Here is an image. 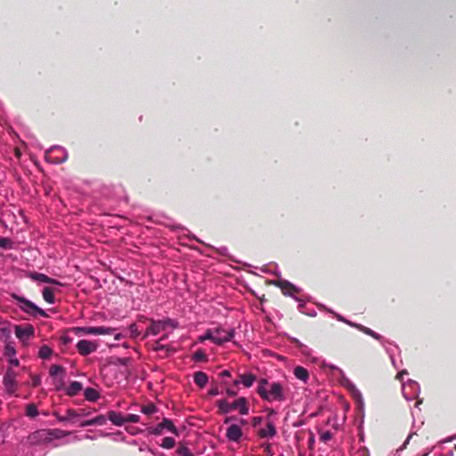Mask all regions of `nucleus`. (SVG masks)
<instances>
[{"label":"nucleus","mask_w":456,"mask_h":456,"mask_svg":"<svg viewBox=\"0 0 456 456\" xmlns=\"http://www.w3.org/2000/svg\"><path fill=\"white\" fill-rule=\"evenodd\" d=\"M288 388L281 382H269L260 379L256 387L258 395L266 402H284L287 399Z\"/></svg>","instance_id":"nucleus-1"},{"label":"nucleus","mask_w":456,"mask_h":456,"mask_svg":"<svg viewBox=\"0 0 456 456\" xmlns=\"http://www.w3.org/2000/svg\"><path fill=\"white\" fill-rule=\"evenodd\" d=\"M218 407V412L221 414L229 413L232 411L238 410L241 415H247L248 413V400L245 397H240L232 403L225 399L216 401Z\"/></svg>","instance_id":"nucleus-2"},{"label":"nucleus","mask_w":456,"mask_h":456,"mask_svg":"<svg viewBox=\"0 0 456 456\" xmlns=\"http://www.w3.org/2000/svg\"><path fill=\"white\" fill-rule=\"evenodd\" d=\"M12 297L16 300L20 309L23 311L24 313L33 316L37 317V315L48 318L49 315L46 314V312L40 307H38L37 305H35L30 300L25 298L24 297L19 296L15 293H12Z\"/></svg>","instance_id":"nucleus-3"},{"label":"nucleus","mask_w":456,"mask_h":456,"mask_svg":"<svg viewBox=\"0 0 456 456\" xmlns=\"http://www.w3.org/2000/svg\"><path fill=\"white\" fill-rule=\"evenodd\" d=\"M16 377L17 374L12 368H8L4 375L3 385L5 392L10 395H14L17 391L18 382Z\"/></svg>","instance_id":"nucleus-4"},{"label":"nucleus","mask_w":456,"mask_h":456,"mask_svg":"<svg viewBox=\"0 0 456 456\" xmlns=\"http://www.w3.org/2000/svg\"><path fill=\"white\" fill-rule=\"evenodd\" d=\"M98 346H99V344L97 341L87 340V339H81L76 345V348H77L78 354L82 356H86V355H89L90 354L95 352L97 350Z\"/></svg>","instance_id":"nucleus-5"},{"label":"nucleus","mask_w":456,"mask_h":456,"mask_svg":"<svg viewBox=\"0 0 456 456\" xmlns=\"http://www.w3.org/2000/svg\"><path fill=\"white\" fill-rule=\"evenodd\" d=\"M214 330V343L216 345H223L225 342L231 341L234 337V330L231 329L229 330H224V328L218 327Z\"/></svg>","instance_id":"nucleus-6"},{"label":"nucleus","mask_w":456,"mask_h":456,"mask_svg":"<svg viewBox=\"0 0 456 456\" xmlns=\"http://www.w3.org/2000/svg\"><path fill=\"white\" fill-rule=\"evenodd\" d=\"M28 442L31 445L50 443L48 429H39L32 432L28 436Z\"/></svg>","instance_id":"nucleus-7"},{"label":"nucleus","mask_w":456,"mask_h":456,"mask_svg":"<svg viewBox=\"0 0 456 456\" xmlns=\"http://www.w3.org/2000/svg\"><path fill=\"white\" fill-rule=\"evenodd\" d=\"M164 429H167L169 432L177 435V429L175 427L174 423L172 422L171 419L167 418H164L162 422L158 424L156 427L150 428L149 433L155 436H159L163 433Z\"/></svg>","instance_id":"nucleus-8"},{"label":"nucleus","mask_w":456,"mask_h":456,"mask_svg":"<svg viewBox=\"0 0 456 456\" xmlns=\"http://www.w3.org/2000/svg\"><path fill=\"white\" fill-rule=\"evenodd\" d=\"M282 294L289 297H296L300 292V289L286 280H281L276 282Z\"/></svg>","instance_id":"nucleus-9"},{"label":"nucleus","mask_w":456,"mask_h":456,"mask_svg":"<svg viewBox=\"0 0 456 456\" xmlns=\"http://www.w3.org/2000/svg\"><path fill=\"white\" fill-rule=\"evenodd\" d=\"M35 329L31 324L15 326V336L20 340H28L34 336Z\"/></svg>","instance_id":"nucleus-10"},{"label":"nucleus","mask_w":456,"mask_h":456,"mask_svg":"<svg viewBox=\"0 0 456 456\" xmlns=\"http://www.w3.org/2000/svg\"><path fill=\"white\" fill-rule=\"evenodd\" d=\"M28 277L35 281L44 282V283H49V284H55L60 285V281L57 280H54L51 277H48L47 275L40 273L36 272H29L28 273Z\"/></svg>","instance_id":"nucleus-11"},{"label":"nucleus","mask_w":456,"mask_h":456,"mask_svg":"<svg viewBox=\"0 0 456 456\" xmlns=\"http://www.w3.org/2000/svg\"><path fill=\"white\" fill-rule=\"evenodd\" d=\"M165 330L164 324L161 322V320L155 321L151 319L150 320V325L146 329L144 337H147L149 335L156 336L160 331Z\"/></svg>","instance_id":"nucleus-12"},{"label":"nucleus","mask_w":456,"mask_h":456,"mask_svg":"<svg viewBox=\"0 0 456 456\" xmlns=\"http://www.w3.org/2000/svg\"><path fill=\"white\" fill-rule=\"evenodd\" d=\"M242 436V430L237 424L231 425L226 430V437L229 441L238 442Z\"/></svg>","instance_id":"nucleus-13"},{"label":"nucleus","mask_w":456,"mask_h":456,"mask_svg":"<svg viewBox=\"0 0 456 456\" xmlns=\"http://www.w3.org/2000/svg\"><path fill=\"white\" fill-rule=\"evenodd\" d=\"M276 434V428L272 422H268L265 428L258 430V436L261 438H272L275 436Z\"/></svg>","instance_id":"nucleus-14"},{"label":"nucleus","mask_w":456,"mask_h":456,"mask_svg":"<svg viewBox=\"0 0 456 456\" xmlns=\"http://www.w3.org/2000/svg\"><path fill=\"white\" fill-rule=\"evenodd\" d=\"M108 419L115 426H123L126 423L125 415L115 411H108Z\"/></svg>","instance_id":"nucleus-15"},{"label":"nucleus","mask_w":456,"mask_h":456,"mask_svg":"<svg viewBox=\"0 0 456 456\" xmlns=\"http://www.w3.org/2000/svg\"><path fill=\"white\" fill-rule=\"evenodd\" d=\"M346 324H348L349 326L356 328L360 331L363 332L366 335H369V336L372 337L375 339L379 340L381 338L380 335H379L378 333H376L375 331H373L370 328L365 327V326H363L362 324L354 323L352 322H346Z\"/></svg>","instance_id":"nucleus-16"},{"label":"nucleus","mask_w":456,"mask_h":456,"mask_svg":"<svg viewBox=\"0 0 456 456\" xmlns=\"http://www.w3.org/2000/svg\"><path fill=\"white\" fill-rule=\"evenodd\" d=\"M70 331L73 332L77 336H83V335H95L96 336V327H73L70 329Z\"/></svg>","instance_id":"nucleus-17"},{"label":"nucleus","mask_w":456,"mask_h":456,"mask_svg":"<svg viewBox=\"0 0 456 456\" xmlns=\"http://www.w3.org/2000/svg\"><path fill=\"white\" fill-rule=\"evenodd\" d=\"M107 423V418L103 415H99L92 419L86 420L81 423V427H87V426H103Z\"/></svg>","instance_id":"nucleus-18"},{"label":"nucleus","mask_w":456,"mask_h":456,"mask_svg":"<svg viewBox=\"0 0 456 456\" xmlns=\"http://www.w3.org/2000/svg\"><path fill=\"white\" fill-rule=\"evenodd\" d=\"M193 380L197 386H199L200 388H203L208 383V377L203 371H196L193 374Z\"/></svg>","instance_id":"nucleus-19"},{"label":"nucleus","mask_w":456,"mask_h":456,"mask_svg":"<svg viewBox=\"0 0 456 456\" xmlns=\"http://www.w3.org/2000/svg\"><path fill=\"white\" fill-rule=\"evenodd\" d=\"M239 378L240 379V383H242L245 387H250L256 380V375L250 372L240 374Z\"/></svg>","instance_id":"nucleus-20"},{"label":"nucleus","mask_w":456,"mask_h":456,"mask_svg":"<svg viewBox=\"0 0 456 456\" xmlns=\"http://www.w3.org/2000/svg\"><path fill=\"white\" fill-rule=\"evenodd\" d=\"M83 387L82 384L78 381H72L69 386L66 389V394L69 396H75L77 395L81 390Z\"/></svg>","instance_id":"nucleus-21"},{"label":"nucleus","mask_w":456,"mask_h":456,"mask_svg":"<svg viewBox=\"0 0 456 456\" xmlns=\"http://www.w3.org/2000/svg\"><path fill=\"white\" fill-rule=\"evenodd\" d=\"M48 432L50 436V442H52L53 439H60L68 436L71 434L70 431H65L59 428L48 429Z\"/></svg>","instance_id":"nucleus-22"},{"label":"nucleus","mask_w":456,"mask_h":456,"mask_svg":"<svg viewBox=\"0 0 456 456\" xmlns=\"http://www.w3.org/2000/svg\"><path fill=\"white\" fill-rule=\"evenodd\" d=\"M42 296L45 301H46L49 304L55 303V296H54V290L53 288L50 287H45L42 291Z\"/></svg>","instance_id":"nucleus-23"},{"label":"nucleus","mask_w":456,"mask_h":456,"mask_svg":"<svg viewBox=\"0 0 456 456\" xmlns=\"http://www.w3.org/2000/svg\"><path fill=\"white\" fill-rule=\"evenodd\" d=\"M294 375L296 376L297 379L302 381H306L307 379L309 378V373L307 370L302 366H297L294 369Z\"/></svg>","instance_id":"nucleus-24"},{"label":"nucleus","mask_w":456,"mask_h":456,"mask_svg":"<svg viewBox=\"0 0 456 456\" xmlns=\"http://www.w3.org/2000/svg\"><path fill=\"white\" fill-rule=\"evenodd\" d=\"M85 398L90 402H95L99 397V393L92 387H87L84 393Z\"/></svg>","instance_id":"nucleus-25"},{"label":"nucleus","mask_w":456,"mask_h":456,"mask_svg":"<svg viewBox=\"0 0 456 456\" xmlns=\"http://www.w3.org/2000/svg\"><path fill=\"white\" fill-rule=\"evenodd\" d=\"M79 416V414L74 409H68L66 411V414L63 416L57 415V419L61 422L70 420L76 417Z\"/></svg>","instance_id":"nucleus-26"},{"label":"nucleus","mask_w":456,"mask_h":456,"mask_svg":"<svg viewBox=\"0 0 456 456\" xmlns=\"http://www.w3.org/2000/svg\"><path fill=\"white\" fill-rule=\"evenodd\" d=\"M53 354V350L51 347H49L48 346L46 345H44L40 347L39 351H38V356L41 358V359H44V360H46L48 358H50V356Z\"/></svg>","instance_id":"nucleus-27"},{"label":"nucleus","mask_w":456,"mask_h":456,"mask_svg":"<svg viewBox=\"0 0 456 456\" xmlns=\"http://www.w3.org/2000/svg\"><path fill=\"white\" fill-rule=\"evenodd\" d=\"M49 373L52 377H56L58 375H61L63 377L65 374V368L61 365L53 364L51 366Z\"/></svg>","instance_id":"nucleus-28"},{"label":"nucleus","mask_w":456,"mask_h":456,"mask_svg":"<svg viewBox=\"0 0 456 456\" xmlns=\"http://www.w3.org/2000/svg\"><path fill=\"white\" fill-rule=\"evenodd\" d=\"M116 329L110 327L99 326L96 327V335H112Z\"/></svg>","instance_id":"nucleus-29"},{"label":"nucleus","mask_w":456,"mask_h":456,"mask_svg":"<svg viewBox=\"0 0 456 456\" xmlns=\"http://www.w3.org/2000/svg\"><path fill=\"white\" fill-rule=\"evenodd\" d=\"M0 248L11 249L13 248V241L7 237H0Z\"/></svg>","instance_id":"nucleus-30"},{"label":"nucleus","mask_w":456,"mask_h":456,"mask_svg":"<svg viewBox=\"0 0 456 456\" xmlns=\"http://www.w3.org/2000/svg\"><path fill=\"white\" fill-rule=\"evenodd\" d=\"M26 415L29 418H35L36 416H37V407L34 403L28 404L26 408Z\"/></svg>","instance_id":"nucleus-31"},{"label":"nucleus","mask_w":456,"mask_h":456,"mask_svg":"<svg viewBox=\"0 0 456 456\" xmlns=\"http://www.w3.org/2000/svg\"><path fill=\"white\" fill-rule=\"evenodd\" d=\"M141 411L146 415H151L157 411V407L153 403L143 405Z\"/></svg>","instance_id":"nucleus-32"},{"label":"nucleus","mask_w":456,"mask_h":456,"mask_svg":"<svg viewBox=\"0 0 456 456\" xmlns=\"http://www.w3.org/2000/svg\"><path fill=\"white\" fill-rule=\"evenodd\" d=\"M175 442L173 437L167 436L162 439L161 446L163 448L171 449L175 446Z\"/></svg>","instance_id":"nucleus-33"},{"label":"nucleus","mask_w":456,"mask_h":456,"mask_svg":"<svg viewBox=\"0 0 456 456\" xmlns=\"http://www.w3.org/2000/svg\"><path fill=\"white\" fill-rule=\"evenodd\" d=\"M176 453L179 456H194L191 450L185 445H180L176 450Z\"/></svg>","instance_id":"nucleus-34"},{"label":"nucleus","mask_w":456,"mask_h":456,"mask_svg":"<svg viewBox=\"0 0 456 456\" xmlns=\"http://www.w3.org/2000/svg\"><path fill=\"white\" fill-rule=\"evenodd\" d=\"M192 359L198 362L207 361L208 356L205 352L201 349H198L192 356Z\"/></svg>","instance_id":"nucleus-35"},{"label":"nucleus","mask_w":456,"mask_h":456,"mask_svg":"<svg viewBox=\"0 0 456 456\" xmlns=\"http://www.w3.org/2000/svg\"><path fill=\"white\" fill-rule=\"evenodd\" d=\"M126 423L131 422V423H137L140 421V416L136 414H126L125 415Z\"/></svg>","instance_id":"nucleus-36"},{"label":"nucleus","mask_w":456,"mask_h":456,"mask_svg":"<svg viewBox=\"0 0 456 456\" xmlns=\"http://www.w3.org/2000/svg\"><path fill=\"white\" fill-rule=\"evenodd\" d=\"M161 322L164 324V328L165 330L167 328V327H172V328H176L177 327V322L172 319H169V318H167L165 320H161Z\"/></svg>","instance_id":"nucleus-37"},{"label":"nucleus","mask_w":456,"mask_h":456,"mask_svg":"<svg viewBox=\"0 0 456 456\" xmlns=\"http://www.w3.org/2000/svg\"><path fill=\"white\" fill-rule=\"evenodd\" d=\"M333 435L330 431H325V432H322L320 436V440L322 442H328L330 441L331 438H332Z\"/></svg>","instance_id":"nucleus-38"},{"label":"nucleus","mask_w":456,"mask_h":456,"mask_svg":"<svg viewBox=\"0 0 456 456\" xmlns=\"http://www.w3.org/2000/svg\"><path fill=\"white\" fill-rule=\"evenodd\" d=\"M262 420H263V418L260 416L254 417L252 419V426L255 428L257 427L258 425L261 424Z\"/></svg>","instance_id":"nucleus-39"},{"label":"nucleus","mask_w":456,"mask_h":456,"mask_svg":"<svg viewBox=\"0 0 456 456\" xmlns=\"http://www.w3.org/2000/svg\"><path fill=\"white\" fill-rule=\"evenodd\" d=\"M204 338L214 342V330H208Z\"/></svg>","instance_id":"nucleus-40"},{"label":"nucleus","mask_w":456,"mask_h":456,"mask_svg":"<svg viewBox=\"0 0 456 456\" xmlns=\"http://www.w3.org/2000/svg\"><path fill=\"white\" fill-rule=\"evenodd\" d=\"M15 353H16V352H15V349H14L12 346H7L5 347V354H6L7 355H10V356H11V355H14V354H15Z\"/></svg>","instance_id":"nucleus-41"},{"label":"nucleus","mask_w":456,"mask_h":456,"mask_svg":"<svg viewBox=\"0 0 456 456\" xmlns=\"http://www.w3.org/2000/svg\"><path fill=\"white\" fill-rule=\"evenodd\" d=\"M40 384V378L37 376H32V387H37Z\"/></svg>","instance_id":"nucleus-42"},{"label":"nucleus","mask_w":456,"mask_h":456,"mask_svg":"<svg viewBox=\"0 0 456 456\" xmlns=\"http://www.w3.org/2000/svg\"><path fill=\"white\" fill-rule=\"evenodd\" d=\"M226 394L229 396L233 397V396L237 395V391H235V390H233L232 388H227L226 389Z\"/></svg>","instance_id":"nucleus-43"},{"label":"nucleus","mask_w":456,"mask_h":456,"mask_svg":"<svg viewBox=\"0 0 456 456\" xmlns=\"http://www.w3.org/2000/svg\"><path fill=\"white\" fill-rule=\"evenodd\" d=\"M208 394H209L210 395H213V396H214V395H217L219 394V390H218V388H217V387H212V388L209 390Z\"/></svg>","instance_id":"nucleus-44"},{"label":"nucleus","mask_w":456,"mask_h":456,"mask_svg":"<svg viewBox=\"0 0 456 456\" xmlns=\"http://www.w3.org/2000/svg\"><path fill=\"white\" fill-rule=\"evenodd\" d=\"M118 362L121 365H126V363L129 362V358H118Z\"/></svg>","instance_id":"nucleus-45"},{"label":"nucleus","mask_w":456,"mask_h":456,"mask_svg":"<svg viewBox=\"0 0 456 456\" xmlns=\"http://www.w3.org/2000/svg\"><path fill=\"white\" fill-rule=\"evenodd\" d=\"M9 362L12 365V366H19L20 364V362L17 358H13V359H10Z\"/></svg>","instance_id":"nucleus-46"},{"label":"nucleus","mask_w":456,"mask_h":456,"mask_svg":"<svg viewBox=\"0 0 456 456\" xmlns=\"http://www.w3.org/2000/svg\"><path fill=\"white\" fill-rule=\"evenodd\" d=\"M221 377H230L231 376V373L229 370H224L223 371L220 372L219 374Z\"/></svg>","instance_id":"nucleus-47"},{"label":"nucleus","mask_w":456,"mask_h":456,"mask_svg":"<svg viewBox=\"0 0 456 456\" xmlns=\"http://www.w3.org/2000/svg\"><path fill=\"white\" fill-rule=\"evenodd\" d=\"M113 335H114L115 340H118V341L120 340L123 338V335L121 333H115L114 332Z\"/></svg>","instance_id":"nucleus-48"},{"label":"nucleus","mask_w":456,"mask_h":456,"mask_svg":"<svg viewBox=\"0 0 456 456\" xmlns=\"http://www.w3.org/2000/svg\"><path fill=\"white\" fill-rule=\"evenodd\" d=\"M337 319H338V321H340V322H345V323H346V322H348L347 320H346V319H345L343 316H341V315H338V316H337Z\"/></svg>","instance_id":"nucleus-49"},{"label":"nucleus","mask_w":456,"mask_h":456,"mask_svg":"<svg viewBox=\"0 0 456 456\" xmlns=\"http://www.w3.org/2000/svg\"><path fill=\"white\" fill-rule=\"evenodd\" d=\"M232 419H235V417L234 416H231V417H227L225 419H224V423H228L230 422L231 420Z\"/></svg>","instance_id":"nucleus-50"},{"label":"nucleus","mask_w":456,"mask_h":456,"mask_svg":"<svg viewBox=\"0 0 456 456\" xmlns=\"http://www.w3.org/2000/svg\"><path fill=\"white\" fill-rule=\"evenodd\" d=\"M70 341H71V338H68V337L63 338V342H64L65 344H68V343H69Z\"/></svg>","instance_id":"nucleus-51"},{"label":"nucleus","mask_w":456,"mask_h":456,"mask_svg":"<svg viewBox=\"0 0 456 456\" xmlns=\"http://www.w3.org/2000/svg\"><path fill=\"white\" fill-rule=\"evenodd\" d=\"M266 452H267V453H268V454H270V455L272 454V453H271V450H270V445H268V446H267V448H266Z\"/></svg>","instance_id":"nucleus-52"},{"label":"nucleus","mask_w":456,"mask_h":456,"mask_svg":"<svg viewBox=\"0 0 456 456\" xmlns=\"http://www.w3.org/2000/svg\"><path fill=\"white\" fill-rule=\"evenodd\" d=\"M239 383H240V380H234V382H233V384H234L235 386L239 385Z\"/></svg>","instance_id":"nucleus-53"},{"label":"nucleus","mask_w":456,"mask_h":456,"mask_svg":"<svg viewBox=\"0 0 456 456\" xmlns=\"http://www.w3.org/2000/svg\"><path fill=\"white\" fill-rule=\"evenodd\" d=\"M130 328H131V330H134V328H135V325H134V324H132Z\"/></svg>","instance_id":"nucleus-54"},{"label":"nucleus","mask_w":456,"mask_h":456,"mask_svg":"<svg viewBox=\"0 0 456 456\" xmlns=\"http://www.w3.org/2000/svg\"><path fill=\"white\" fill-rule=\"evenodd\" d=\"M281 456H283V455H281Z\"/></svg>","instance_id":"nucleus-55"}]
</instances>
